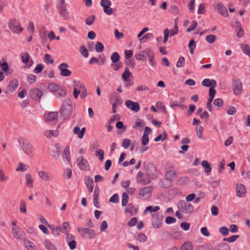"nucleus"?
<instances>
[{"label":"nucleus","instance_id":"nucleus-26","mask_svg":"<svg viewBox=\"0 0 250 250\" xmlns=\"http://www.w3.org/2000/svg\"><path fill=\"white\" fill-rule=\"evenodd\" d=\"M18 81L17 79H14L11 80L9 82V84L8 86L9 90L11 91V92L14 91L18 87Z\"/></svg>","mask_w":250,"mask_h":250},{"label":"nucleus","instance_id":"nucleus-33","mask_svg":"<svg viewBox=\"0 0 250 250\" xmlns=\"http://www.w3.org/2000/svg\"><path fill=\"white\" fill-rule=\"evenodd\" d=\"M43 243L45 247L48 250H57L56 247L49 240H45Z\"/></svg>","mask_w":250,"mask_h":250},{"label":"nucleus","instance_id":"nucleus-59","mask_svg":"<svg viewBox=\"0 0 250 250\" xmlns=\"http://www.w3.org/2000/svg\"><path fill=\"white\" fill-rule=\"evenodd\" d=\"M149 142V138L148 135H147L146 134H144L143 136L141 139V143L143 146L146 145Z\"/></svg>","mask_w":250,"mask_h":250},{"label":"nucleus","instance_id":"nucleus-5","mask_svg":"<svg viewBox=\"0 0 250 250\" xmlns=\"http://www.w3.org/2000/svg\"><path fill=\"white\" fill-rule=\"evenodd\" d=\"M58 112H50L44 114L45 122L50 125L55 124L58 120Z\"/></svg>","mask_w":250,"mask_h":250},{"label":"nucleus","instance_id":"nucleus-3","mask_svg":"<svg viewBox=\"0 0 250 250\" xmlns=\"http://www.w3.org/2000/svg\"><path fill=\"white\" fill-rule=\"evenodd\" d=\"M177 207L180 211L186 214H190L193 211V206L184 201H180L177 204Z\"/></svg>","mask_w":250,"mask_h":250},{"label":"nucleus","instance_id":"nucleus-55","mask_svg":"<svg viewBox=\"0 0 250 250\" xmlns=\"http://www.w3.org/2000/svg\"><path fill=\"white\" fill-rule=\"evenodd\" d=\"M95 19V17L94 15H91L86 18L85 23L88 25H91L93 24Z\"/></svg>","mask_w":250,"mask_h":250},{"label":"nucleus","instance_id":"nucleus-50","mask_svg":"<svg viewBox=\"0 0 250 250\" xmlns=\"http://www.w3.org/2000/svg\"><path fill=\"white\" fill-rule=\"evenodd\" d=\"M230 250L229 246L227 243L221 244L219 245L216 249V250Z\"/></svg>","mask_w":250,"mask_h":250},{"label":"nucleus","instance_id":"nucleus-15","mask_svg":"<svg viewBox=\"0 0 250 250\" xmlns=\"http://www.w3.org/2000/svg\"><path fill=\"white\" fill-rule=\"evenodd\" d=\"M75 236L72 234L67 233L66 236V241L71 250L76 248V241Z\"/></svg>","mask_w":250,"mask_h":250},{"label":"nucleus","instance_id":"nucleus-11","mask_svg":"<svg viewBox=\"0 0 250 250\" xmlns=\"http://www.w3.org/2000/svg\"><path fill=\"white\" fill-rule=\"evenodd\" d=\"M233 90L235 95H240L242 91V84L240 80H234L232 82Z\"/></svg>","mask_w":250,"mask_h":250},{"label":"nucleus","instance_id":"nucleus-10","mask_svg":"<svg viewBox=\"0 0 250 250\" xmlns=\"http://www.w3.org/2000/svg\"><path fill=\"white\" fill-rule=\"evenodd\" d=\"M137 182L143 185H147L150 183V179L146 176L144 177V174L142 171H139L136 176Z\"/></svg>","mask_w":250,"mask_h":250},{"label":"nucleus","instance_id":"nucleus-6","mask_svg":"<svg viewBox=\"0 0 250 250\" xmlns=\"http://www.w3.org/2000/svg\"><path fill=\"white\" fill-rule=\"evenodd\" d=\"M78 231L82 237H86V234L88 235L87 237L90 239H92L95 237V231L88 228H79L78 229Z\"/></svg>","mask_w":250,"mask_h":250},{"label":"nucleus","instance_id":"nucleus-27","mask_svg":"<svg viewBox=\"0 0 250 250\" xmlns=\"http://www.w3.org/2000/svg\"><path fill=\"white\" fill-rule=\"evenodd\" d=\"M24 245L28 250H37L36 245L29 240H24Z\"/></svg>","mask_w":250,"mask_h":250},{"label":"nucleus","instance_id":"nucleus-57","mask_svg":"<svg viewBox=\"0 0 250 250\" xmlns=\"http://www.w3.org/2000/svg\"><path fill=\"white\" fill-rule=\"evenodd\" d=\"M216 36L214 35H209L206 37V40L209 43H213L216 40Z\"/></svg>","mask_w":250,"mask_h":250},{"label":"nucleus","instance_id":"nucleus-34","mask_svg":"<svg viewBox=\"0 0 250 250\" xmlns=\"http://www.w3.org/2000/svg\"><path fill=\"white\" fill-rule=\"evenodd\" d=\"M29 167V166L28 165L21 163L19 164L18 167L16 169V171L24 172L27 170Z\"/></svg>","mask_w":250,"mask_h":250},{"label":"nucleus","instance_id":"nucleus-48","mask_svg":"<svg viewBox=\"0 0 250 250\" xmlns=\"http://www.w3.org/2000/svg\"><path fill=\"white\" fill-rule=\"evenodd\" d=\"M44 61L47 64H52L54 63V60L51 58V55L48 54L45 55Z\"/></svg>","mask_w":250,"mask_h":250},{"label":"nucleus","instance_id":"nucleus-18","mask_svg":"<svg viewBox=\"0 0 250 250\" xmlns=\"http://www.w3.org/2000/svg\"><path fill=\"white\" fill-rule=\"evenodd\" d=\"M147 173L153 179H156L158 177L157 169L153 164H149V167L146 170Z\"/></svg>","mask_w":250,"mask_h":250},{"label":"nucleus","instance_id":"nucleus-32","mask_svg":"<svg viewBox=\"0 0 250 250\" xmlns=\"http://www.w3.org/2000/svg\"><path fill=\"white\" fill-rule=\"evenodd\" d=\"M176 176V171L173 170H167L165 174V178L173 181Z\"/></svg>","mask_w":250,"mask_h":250},{"label":"nucleus","instance_id":"nucleus-42","mask_svg":"<svg viewBox=\"0 0 250 250\" xmlns=\"http://www.w3.org/2000/svg\"><path fill=\"white\" fill-rule=\"evenodd\" d=\"M128 194L124 192L122 194V206H125L128 203Z\"/></svg>","mask_w":250,"mask_h":250},{"label":"nucleus","instance_id":"nucleus-30","mask_svg":"<svg viewBox=\"0 0 250 250\" xmlns=\"http://www.w3.org/2000/svg\"><path fill=\"white\" fill-rule=\"evenodd\" d=\"M159 209H160V207L159 206L153 207V206H150L147 207L146 208L144 213L146 214L148 211H150V213L152 214L153 213H156V212H157Z\"/></svg>","mask_w":250,"mask_h":250},{"label":"nucleus","instance_id":"nucleus-2","mask_svg":"<svg viewBox=\"0 0 250 250\" xmlns=\"http://www.w3.org/2000/svg\"><path fill=\"white\" fill-rule=\"evenodd\" d=\"M19 142L21 143V147L24 153L28 156H31L34 152V148L29 141L20 139Z\"/></svg>","mask_w":250,"mask_h":250},{"label":"nucleus","instance_id":"nucleus-1","mask_svg":"<svg viewBox=\"0 0 250 250\" xmlns=\"http://www.w3.org/2000/svg\"><path fill=\"white\" fill-rule=\"evenodd\" d=\"M73 107L71 101L66 99L63 103L61 110V114L63 120L68 118L72 113Z\"/></svg>","mask_w":250,"mask_h":250},{"label":"nucleus","instance_id":"nucleus-63","mask_svg":"<svg viewBox=\"0 0 250 250\" xmlns=\"http://www.w3.org/2000/svg\"><path fill=\"white\" fill-rule=\"evenodd\" d=\"M219 232L224 236L227 235L229 232V229L226 227H222L219 228Z\"/></svg>","mask_w":250,"mask_h":250},{"label":"nucleus","instance_id":"nucleus-25","mask_svg":"<svg viewBox=\"0 0 250 250\" xmlns=\"http://www.w3.org/2000/svg\"><path fill=\"white\" fill-rule=\"evenodd\" d=\"M173 182L172 180L165 178L160 181L159 185L163 188H168L172 186Z\"/></svg>","mask_w":250,"mask_h":250},{"label":"nucleus","instance_id":"nucleus-29","mask_svg":"<svg viewBox=\"0 0 250 250\" xmlns=\"http://www.w3.org/2000/svg\"><path fill=\"white\" fill-rule=\"evenodd\" d=\"M25 180H26V183H25L26 185L30 188H32L33 187V182L34 180L30 173H26L25 174Z\"/></svg>","mask_w":250,"mask_h":250},{"label":"nucleus","instance_id":"nucleus-9","mask_svg":"<svg viewBox=\"0 0 250 250\" xmlns=\"http://www.w3.org/2000/svg\"><path fill=\"white\" fill-rule=\"evenodd\" d=\"M68 64L66 62L61 63L59 66L60 70V75L63 77H69L72 74V72L68 69Z\"/></svg>","mask_w":250,"mask_h":250},{"label":"nucleus","instance_id":"nucleus-45","mask_svg":"<svg viewBox=\"0 0 250 250\" xmlns=\"http://www.w3.org/2000/svg\"><path fill=\"white\" fill-rule=\"evenodd\" d=\"M46 34L47 30L44 27L42 28L40 32V36L42 42H44L46 40Z\"/></svg>","mask_w":250,"mask_h":250},{"label":"nucleus","instance_id":"nucleus-4","mask_svg":"<svg viewBox=\"0 0 250 250\" xmlns=\"http://www.w3.org/2000/svg\"><path fill=\"white\" fill-rule=\"evenodd\" d=\"M76 163L79 167L82 170L88 171L90 169V166L88 161L83 156H79L76 160Z\"/></svg>","mask_w":250,"mask_h":250},{"label":"nucleus","instance_id":"nucleus-64","mask_svg":"<svg viewBox=\"0 0 250 250\" xmlns=\"http://www.w3.org/2000/svg\"><path fill=\"white\" fill-rule=\"evenodd\" d=\"M185 64V58L183 57H181L176 64V66L177 67H182L184 66Z\"/></svg>","mask_w":250,"mask_h":250},{"label":"nucleus","instance_id":"nucleus-46","mask_svg":"<svg viewBox=\"0 0 250 250\" xmlns=\"http://www.w3.org/2000/svg\"><path fill=\"white\" fill-rule=\"evenodd\" d=\"M21 58L22 62L26 64L29 61V55L27 52H23L21 54Z\"/></svg>","mask_w":250,"mask_h":250},{"label":"nucleus","instance_id":"nucleus-19","mask_svg":"<svg viewBox=\"0 0 250 250\" xmlns=\"http://www.w3.org/2000/svg\"><path fill=\"white\" fill-rule=\"evenodd\" d=\"M214 8L216 9L221 15H223L225 17L228 16V13L227 12V10L226 8L224 6V5L219 2L216 5H214Z\"/></svg>","mask_w":250,"mask_h":250},{"label":"nucleus","instance_id":"nucleus-22","mask_svg":"<svg viewBox=\"0 0 250 250\" xmlns=\"http://www.w3.org/2000/svg\"><path fill=\"white\" fill-rule=\"evenodd\" d=\"M202 84L203 86L206 87H215L216 86L217 83L215 80L205 79L202 81Z\"/></svg>","mask_w":250,"mask_h":250},{"label":"nucleus","instance_id":"nucleus-36","mask_svg":"<svg viewBox=\"0 0 250 250\" xmlns=\"http://www.w3.org/2000/svg\"><path fill=\"white\" fill-rule=\"evenodd\" d=\"M181 250H193V246L191 242H185L181 248Z\"/></svg>","mask_w":250,"mask_h":250},{"label":"nucleus","instance_id":"nucleus-13","mask_svg":"<svg viewBox=\"0 0 250 250\" xmlns=\"http://www.w3.org/2000/svg\"><path fill=\"white\" fill-rule=\"evenodd\" d=\"M29 95L33 100L39 101L42 95V93L39 88H35L30 91Z\"/></svg>","mask_w":250,"mask_h":250},{"label":"nucleus","instance_id":"nucleus-43","mask_svg":"<svg viewBox=\"0 0 250 250\" xmlns=\"http://www.w3.org/2000/svg\"><path fill=\"white\" fill-rule=\"evenodd\" d=\"M154 54L152 51L151 53L149 54V55L147 57L149 64L152 67H154L156 65V62L154 60Z\"/></svg>","mask_w":250,"mask_h":250},{"label":"nucleus","instance_id":"nucleus-20","mask_svg":"<svg viewBox=\"0 0 250 250\" xmlns=\"http://www.w3.org/2000/svg\"><path fill=\"white\" fill-rule=\"evenodd\" d=\"M38 176L42 180L45 181H50L53 178V176L51 173L44 171H40L38 172Z\"/></svg>","mask_w":250,"mask_h":250},{"label":"nucleus","instance_id":"nucleus-31","mask_svg":"<svg viewBox=\"0 0 250 250\" xmlns=\"http://www.w3.org/2000/svg\"><path fill=\"white\" fill-rule=\"evenodd\" d=\"M56 92L57 93L55 94L56 95L60 98H62L66 95L67 90L64 87L60 86Z\"/></svg>","mask_w":250,"mask_h":250},{"label":"nucleus","instance_id":"nucleus-56","mask_svg":"<svg viewBox=\"0 0 250 250\" xmlns=\"http://www.w3.org/2000/svg\"><path fill=\"white\" fill-rule=\"evenodd\" d=\"M241 48L244 53L249 56L250 55V46L249 44H244L241 45Z\"/></svg>","mask_w":250,"mask_h":250},{"label":"nucleus","instance_id":"nucleus-28","mask_svg":"<svg viewBox=\"0 0 250 250\" xmlns=\"http://www.w3.org/2000/svg\"><path fill=\"white\" fill-rule=\"evenodd\" d=\"M60 13L61 16L64 19H68L69 13L67 11L66 7L65 5H61L60 7Z\"/></svg>","mask_w":250,"mask_h":250},{"label":"nucleus","instance_id":"nucleus-54","mask_svg":"<svg viewBox=\"0 0 250 250\" xmlns=\"http://www.w3.org/2000/svg\"><path fill=\"white\" fill-rule=\"evenodd\" d=\"M95 49L97 52H102L104 49V46L101 42H97L96 46Z\"/></svg>","mask_w":250,"mask_h":250},{"label":"nucleus","instance_id":"nucleus-52","mask_svg":"<svg viewBox=\"0 0 250 250\" xmlns=\"http://www.w3.org/2000/svg\"><path fill=\"white\" fill-rule=\"evenodd\" d=\"M136 211V209L134 205L132 204H129L126 208L125 209V212H129L131 214Z\"/></svg>","mask_w":250,"mask_h":250},{"label":"nucleus","instance_id":"nucleus-41","mask_svg":"<svg viewBox=\"0 0 250 250\" xmlns=\"http://www.w3.org/2000/svg\"><path fill=\"white\" fill-rule=\"evenodd\" d=\"M95 156L98 157L101 161H102L104 159V152L101 149H98L96 153Z\"/></svg>","mask_w":250,"mask_h":250},{"label":"nucleus","instance_id":"nucleus-60","mask_svg":"<svg viewBox=\"0 0 250 250\" xmlns=\"http://www.w3.org/2000/svg\"><path fill=\"white\" fill-rule=\"evenodd\" d=\"M20 210L21 212L25 214H26L27 212L26 203L23 201H21L20 203Z\"/></svg>","mask_w":250,"mask_h":250},{"label":"nucleus","instance_id":"nucleus-40","mask_svg":"<svg viewBox=\"0 0 250 250\" xmlns=\"http://www.w3.org/2000/svg\"><path fill=\"white\" fill-rule=\"evenodd\" d=\"M188 180L189 179L188 177H182L177 180V183L179 185L183 186L186 185Z\"/></svg>","mask_w":250,"mask_h":250},{"label":"nucleus","instance_id":"nucleus-14","mask_svg":"<svg viewBox=\"0 0 250 250\" xmlns=\"http://www.w3.org/2000/svg\"><path fill=\"white\" fill-rule=\"evenodd\" d=\"M151 52L152 51L150 49L140 51L135 54V58L138 60H146Z\"/></svg>","mask_w":250,"mask_h":250},{"label":"nucleus","instance_id":"nucleus-7","mask_svg":"<svg viewBox=\"0 0 250 250\" xmlns=\"http://www.w3.org/2000/svg\"><path fill=\"white\" fill-rule=\"evenodd\" d=\"M152 187L151 186L146 187L140 189L139 195L141 196V198L143 199H148L151 195Z\"/></svg>","mask_w":250,"mask_h":250},{"label":"nucleus","instance_id":"nucleus-44","mask_svg":"<svg viewBox=\"0 0 250 250\" xmlns=\"http://www.w3.org/2000/svg\"><path fill=\"white\" fill-rule=\"evenodd\" d=\"M130 74L131 73L129 72L128 68L126 67L122 74V79L124 81H127V80H128V78L130 77Z\"/></svg>","mask_w":250,"mask_h":250},{"label":"nucleus","instance_id":"nucleus-53","mask_svg":"<svg viewBox=\"0 0 250 250\" xmlns=\"http://www.w3.org/2000/svg\"><path fill=\"white\" fill-rule=\"evenodd\" d=\"M239 237V235H233L229 238H223V241H227L229 243H232L235 241Z\"/></svg>","mask_w":250,"mask_h":250},{"label":"nucleus","instance_id":"nucleus-17","mask_svg":"<svg viewBox=\"0 0 250 250\" xmlns=\"http://www.w3.org/2000/svg\"><path fill=\"white\" fill-rule=\"evenodd\" d=\"M125 104L128 108L135 112H138L140 110V105L137 102L127 100L125 101Z\"/></svg>","mask_w":250,"mask_h":250},{"label":"nucleus","instance_id":"nucleus-23","mask_svg":"<svg viewBox=\"0 0 250 250\" xmlns=\"http://www.w3.org/2000/svg\"><path fill=\"white\" fill-rule=\"evenodd\" d=\"M43 134L48 139H50L52 137H58L59 132L57 130H47L44 132Z\"/></svg>","mask_w":250,"mask_h":250},{"label":"nucleus","instance_id":"nucleus-62","mask_svg":"<svg viewBox=\"0 0 250 250\" xmlns=\"http://www.w3.org/2000/svg\"><path fill=\"white\" fill-rule=\"evenodd\" d=\"M44 67V65L42 63H39L37 65L36 67L34 69V72L36 74H39L41 73Z\"/></svg>","mask_w":250,"mask_h":250},{"label":"nucleus","instance_id":"nucleus-61","mask_svg":"<svg viewBox=\"0 0 250 250\" xmlns=\"http://www.w3.org/2000/svg\"><path fill=\"white\" fill-rule=\"evenodd\" d=\"M167 136V133L164 132L163 134H160L157 137H156L154 139L155 142H158L160 140L164 141L166 139Z\"/></svg>","mask_w":250,"mask_h":250},{"label":"nucleus","instance_id":"nucleus-37","mask_svg":"<svg viewBox=\"0 0 250 250\" xmlns=\"http://www.w3.org/2000/svg\"><path fill=\"white\" fill-rule=\"evenodd\" d=\"M135 238L138 241L142 243L145 242L147 239L146 236L145 234L142 233L137 234L135 236Z\"/></svg>","mask_w":250,"mask_h":250},{"label":"nucleus","instance_id":"nucleus-8","mask_svg":"<svg viewBox=\"0 0 250 250\" xmlns=\"http://www.w3.org/2000/svg\"><path fill=\"white\" fill-rule=\"evenodd\" d=\"M152 225L155 229L159 228L162 224V216L159 213L152 214Z\"/></svg>","mask_w":250,"mask_h":250},{"label":"nucleus","instance_id":"nucleus-12","mask_svg":"<svg viewBox=\"0 0 250 250\" xmlns=\"http://www.w3.org/2000/svg\"><path fill=\"white\" fill-rule=\"evenodd\" d=\"M9 28L17 34L20 33L23 30V28L21 26L20 23L16 20L11 21L9 24Z\"/></svg>","mask_w":250,"mask_h":250},{"label":"nucleus","instance_id":"nucleus-47","mask_svg":"<svg viewBox=\"0 0 250 250\" xmlns=\"http://www.w3.org/2000/svg\"><path fill=\"white\" fill-rule=\"evenodd\" d=\"M69 227V224L67 222H64L62 224V227L61 228V232L65 234L68 233L67 228Z\"/></svg>","mask_w":250,"mask_h":250},{"label":"nucleus","instance_id":"nucleus-24","mask_svg":"<svg viewBox=\"0 0 250 250\" xmlns=\"http://www.w3.org/2000/svg\"><path fill=\"white\" fill-rule=\"evenodd\" d=\"M85 130L86 129L85 127H83L81 130L79 127L76 126L74 128L73 133L74 134L77 135L79 138L82 139L83 137Z\"/></svg>","mask_w":250,"mask_h":250},{"label":"nucleus","instance_id":"nucleus-38","mask_svg":"<svg viewBox=\"0 0 250 250\" xmlns=\"http://www.w3.org/2000/svg\"><path fill=\"white\" fill-rule=\"evenodd\" d=\"M60 86L55 83H50L48 86L49 90L54 93L59 90Z\"/></svg>","mask_w":250,"mask_h":250},{"label":"nucleus","instance_id":"nucleus-35","mask_svg":"<svg viewBox=\"0 0 250 250\" xmlns=\"http://www.w3.org/2000/svg\"><path fill=\"white\" fill-rule=\"evenodd\" d=\"M201 165L205 168V172L207 173H210L211 170V167L209 163L206 160L203 161L201 162Z\"/></svg>","mask_w":250,"mask_h":250},{"label":"nucleus","instance_id":"nucleus-39","mask_svg":"<svg viewBox=\"0 0 250 250\" xmlns=\"http://www.w3.org/2000/svg\"><path fill=\"white\" fill-rule=\"evenodd\" d=\"M74 88L81 91L85 88L84 85L81 81H74Z\"/></svg>","mask_w":250,"mask_h":250},{"label":"nucleus","instance_id":"nucleus-51","mask_svg":"<svg viewBox=\"0 0 250 250\" xmlns=\"http://www.w3.org/2000/svg\"><path fill=\"white\" fill-rule=\"evenodd\" d=\"M146 123L144 121L142 120H139L138 122H137L135 124L133 125L134 128H137L138 127H140L141 128L139 129L140 131L142 130V129L143 128L144 125H145Z\"/></svg>","mask_w":250,"mask_h":250},{"label":"nucleus","instance_id":"nucleus-49","mask_svg":"<svg viewBox=\"0 0 250 250\" xmlns=\"http://www.w3.org/2000/svg\"><path fill=\"white\" fill-rule=\"evenodd\" d=\"M120 59V57L118 53L114 52L111 56V60L114 63L117 62Z\"/></svg>","mask_w":250,"mask_h":250},{"label":"nucleus","instance_id":"nucleus-21","mask_svg":"<svg viewBox=\"0 0 250 250\" xmlns=\"http://www.w3.org/2000/svg\"><path fill=\"white\" fill-rule=\"evenodd\" d=\"M236 195L238 197H243L246 194V188L245 186L241 184H238L236 187Z\"/></svg>","mask_w":250,"mask_h":250},{"label":"nucleus","instance_id":"nucleus-58","mask_svg":"<svg viewBox=\"0 0 250 250\" xmlns=\"http://www.w3.org/2000/svg\"><path fill=\"white\" fill-rule=\"evenodd\" d=\"M85 184L87 187L93 185V180L92 177L87 176L85 178Z\"/></svg>","mask_w":250,"mask_h":250},{"label":"nucleus","instance_id":"nucleus-16","mask_svg":"<svg viewBox=\"0 0 250 250\" xmlns=\"http://www.w3.org/2000/svg\"><path fill=\"white\" fill-rule=\"evenodd\" d=\"M13 235L17 240L21 239L25 235L24 231L18 226H15L12 228Z\"/></svg>","mask_w":250,"mask_h":250}]
</instances>
